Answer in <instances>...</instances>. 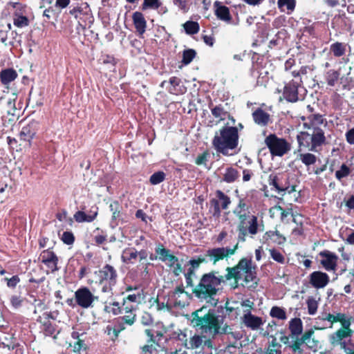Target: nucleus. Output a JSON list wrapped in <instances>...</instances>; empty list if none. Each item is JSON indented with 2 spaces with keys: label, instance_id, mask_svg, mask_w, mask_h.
I'll list each match as a JSON object with an SVG mask.
<instances>
[{
  "label": "nucleus",
  "instance_id": "1",
  "mask_svg": "<svg viewBox=\"0 0 354 354\" xmlns=\"http://www.w3.org/2000/svg\"><path fill=\"white\" fill-rule=\"evenodd\" d=\"M193 325L209 337H214L218 334H224L229 341H237L243 337V333L233 330L228 326H222L223 318L216 315L214 310H207L203 307L192 314Z\"/></svg>",
  "mask_w": 354,
  "mask_h": 354
},
{
  "label": "nucleus",
  "instance_id": "2",
  "mask_svg": "<svg viewBox=\"0 0 354 354\" xmlns=\"http://www.w3.org/2000/svg\"><path fill=\"white\" fill-rule=\"evenodd\" d=\"M327 123L326 119L322 114L309 115L304 123V127L308 131H301L297 136L299 146V151H301L303 148H305L310 151L319 152L326 140L325 132L322 126L326 127Z\"/></svg>",
  "mask_w": 354,
  "mask_h": 354
},
{
  "label": "nucleus",
  "instance_id": "3",
  "mask_svg": "<svg viewBox=\"0 0 354 354\" xmlns=\"http://www.w3.org/2000/svg\"><path fill=\"white\" fill-rule=\"evenodd\" d=\"M217 274L218 272H210L203 274L193 291L196 297L207 300L212 306L216 305L217 300L214 297L219 290L221 283L226 281L225 276Z\"/></svg>",
  "mask_w": 354,
  "mask_h": 354
},
{
  "label": "nucleus",
  "instance_id": "4",
  "mask_svg": "<svg viewBox=\"0 0 354 354\" xmlns=\"http://www.w3.org/2000/svg\"><path fill=\"white\" fill-rule=\"evenodd\" d=\"M226 272L225 280L234 279L236 283L243 281L244 283L242 285L248 287H255L257 283L256 267L253 266L251 258L241 259L236 266L227 267Z\"/></svg>",
  "mask_w": 354,
  "mask_h": 354
},
{
  "label": "nucleus",
  "instance_id": "5",
  "mask_svg": "<svg viewBox=\"0 0 354 354\" xmlns=\"http://www.w3.org/2000/svg\"><path fill=\"white\" fill-rule=\"evenodd\" d=\"M239 144L238 129L235 127L225 126L216 132L212 145L216 152L224 156L232 155L230 151L235 150Z\"/></svg>",
  "mask_w": 354,
  "mask_h": 354
},
{
  "label": "nucleus",
  "instance_id": "6",
  "mask_svg": "<svg viewBox=\"0 0 354 354\" xmlns=\"http://www.w3.org/2000/svg\"><path fill=\"white\" fill-rule=\"evenodd\" d=\"M354 318L348 319L341 324V327L331 333L328 337V341L333 347H337L344 350L346 354L354 353L350 348L352 345V337L354 330L351 328V324Z\"/></svg>",
  "mask_w": 354,
  "mask_h": 354
},
{
  "label": "nucleus",
  "instance_id": "7",
  "mask_svg": "<svg viewBox=\"0 0 354 354\" xmlns=\"http://www.w3.org/2000/svg\"><path fill=\"white\" fill-rule=\"evenodd\" d=\"M207 335H201L198 334H194L187 339V335L180 331L178 334V339L187 349L202 351L205 347H212V341L209 338L207 337Z\"/></svg>",
  "mask_w": 354,
  "mask_h": 354
},
{
  "label": "nucleus",
  "instance_id": "8",
  "mask_svg": "<svg viewBox=\"0 0 354 354\" xmlns=\"http://www.w3.org/2000/svg\"><path fill=\"white\" fill-rule=\"evenodd\" d=\"M306 89L301 85V79L296 78L286 84L283 88V97L289 102H296L304 98Z\"/></svg>",
  "mask_w": 354,
  "mask_h": 354
},
{
  "label": "nucleus",
  "instance_id": "9",
  "mask_svg": "<svg viewBox=\"0 0 354 354\" xmlns=\"http://www.w3.org/2000/svg\"><path fill=\"white\" fill-rule=\"evenodd\" d=\"M117 272L109 264L104 266L99 272L100 283L103 292L109 293L117 281Z\"/></svg>",
  "mask_w": 354,
  "mask_h": 354
},
{
  "label": "nucleus",
  "instance_id": "10",
  "mask_svg": "<svg viewBox=\"0 0 354 354\" xmlns=\"http://www.w3.org/2000/svg\"><path fill=\"white\" fill-rule=\"evenodd\" d=\"M265 143L272 156H282L290 149V145L283 138L270 134L265 139Z\"/></svg>",
  "mask_w": 354,
  "mask_h": 354
},
{
  "label": "nucleus",
  "instance_id": "11",
  "mask_svg": "<svg viewBox=\"0 0 354 354\" xmlns=\"http://www.w3.org/2000/svg\"><path fill=\"white\" fill-rule=\"evenodd\" d=\"M167 305L172 308L185 307L189 303V295L183 286H178L167 294Z\"/></svg>",
  "mask_w": 354,
  "mask_h": 354
},
{
  "label": "nucleus",
  "instance_id": "12",
  "mask_svg": "<svg viewBox=\"0 0 354 354\" xmlns=\"http://www.w3.org/2000/svg\"><path fill=\"white\" fill-rule=\"evenodd\" d=\"M237 249L238 243L233 248L221 247L209 249L207 250L206 257L208 258V261L216 264L218 261L234 254Z\"/></svg>",
  "mask_w": 354,
  "mask_h": 354
},
{
  "label": "nucleus",
  "instance_id": "13",
  "mask_svg": "<svg viewBox=\"0 0 354 354\" xmlns=\"http://www.w3.org/2000/svg\"><path fill=\"white\" fill-rule=\"evenodd\" d=\"M76 297L77 306L82 308H89L93 307V302L97 299L87 287L78 288L74 294Z\"/></svg>",
  "mask_w": 354,
  "mask_h": 354
},
{
  "label": "nucleus",
  "instance_id": "14",
  "mask_svg": "<svg viewBox=\"0 0 354 354\" xmlns=\"http://www.w3.org/2000/svg\"><path fill=\"white\" fill-rule=\"evenodd\" d=\"M319 255L322 257L320 263L326 271H335L337 266L338 257L336 254L325 250L321 251Z\"/></svg>",
  "mask_w": 354,
  "mask_h": 354
},
{
  "label": "nucleus",
  "instance_id": "15",
  "mask_svg": "<svg viewBox=\"0 0 354 354\" xmlns=\"http://www.w3.org/2000/svg\"><path fill=\"white\" fill-rule=\"evenodd\" d=\"M242 324L252 330H258L261 328L265 323L262 317L256 316L252 312H246L241 317Z\"/></svg>",
  "mask_w": 354,
  "mask_h": 354
},
{
  "label": "nucleus",
  "instance_id": "16",
  "mask_svg": "<svg viewBox=\"0 0 354 354\" xmlns=\"http://www.w3.org/2000/svg\"><path fill=\"white\" fill-rule=\"evenodd\" d=\"M239 221V225L248 224V232L252 236L257 234L259 230L258 219L254 215L247 212L236 216Z\"/></svg>",
  "mask_w": 354,
  "mask_h": 354
},
{
  "label": "nucleus",
  "instance_id": "17",
  "mask_svg": "<svg viewBox=\"0 0 354 354\" xmlns=\"http://www.w3.org/2000/svg\"><path fill=\"white\" fill-rule=\"evenodd\" d=\"M39 259L41 262L48 268L50 272H54L58 270V258L53 251L50 250H43L41 252Z\"/></svg>",
  "mask_w": 354,
  "mask_h": 354
},
{
  "label": "nucleus",
  "instance_id": "18",
  "mask_svg": "<svg viewBox=\"0 0 354 354\" xmlns=\"http://www.w3.org/2000/svg\"><path fill=\"white\" fill-rule=\"evenodd\" d=\"M155 252L158 254V260L167 266H173L178 261V258L172 254L169 249L165 248L162 243L156 245Z\"/></svg>",
  "mask_w": 354,
  "mask_h": 354
},
{
  "label": "nucleus",
  "instance_id": "19",
  "mask_svg": "<svg viewBox=\"0 0 354 354\" xmlns=\"http://www.w3.org/2000/svg\"><path fill=\"white\" fill-rule=\"evenodd\" d=\"M309 281L313 288L320 289L324 288L328 284L330 277L325 272L315 271L309 275Z\"/></svg>",
  "mask_w": 354,
  "mask_h": 354
},
{
  "label": "nucleus",
  "instance_id": "20",
  "mask_svg": "<svg viewBox=\"0 0 354 354\" xmlns=\"http://www.w3.org/2000/svg\"><path fill=\"white\" fill-rule=\"evenodd\" d=\"M84 336V333L82 330H73L71 333V337L75 341L73 343L70 344V347L72 351L77 354H81V351H84L86 348V345L83 339Z\"/></svg>",
  "mask_w": 354,
  "mask_h": 354
},
{
  "label": "nucleus",
  "instance_id": "21",
  "mask_svg": "<svg viewBox=\"0 0 354 354\" xmlns=\"http://www.w3.org/2000/svg\"><path fill=\"white\" fill-rule=\"evenodd\" d=\"M214 12L216 17L225 22L230 23L232 17L229 8L223 6L221 2L216 1L214 3Z\"/></svg>",
  "mask_w": 354,
  "mask_h": 354
},
{
  "label": "nucleus",
  "instance_id": "22",
  "mask_svg": "<svg viewBox=\"0 0 354 354\" xmlns=\"http://www.w3.org/2000/svg\"><path fill=\"white\" fill-rule=\"evenodd\" d=\"M69 14L75 19H82V17H87L91 15L89 5L86 2L78 3L69 10Z\"/></svg>",
  "mask_w": 354,
  "mask_h": 354
},
{
  "label": "nucleus",
  "instance_id": "23",
  "mask_svg": "<svg viewBox=\"0 0 354 354\" xmlns=\"http://www.w3.org/2000/svg\"><path fill=\"white\" fill-rule=\"evenodd\" d=\"M352 316L348 314L342 313H326L324 317H322V320L328 321L330 322V328L333 327V324L334 323L339 322L340 325L346 322L348 319H351Z\"/></svg>",
  "mask_w": 354,
  "mask_h": 354
},
{
  "label": "nucleus",
  "instance_id": "24",
  "mask_svg": "<svg viewBox=\"0 0 354 354\" xmlns=\"http://www.w3.org/2000/svg\"><path fill=\"white\" fill-rule=\"evenodd\" d=\"M252 118L257 124L261 127L268 125L270 121V114L260 108L252 113Z\"/></svg>",
  "mask_w": 354,
  "mask_h": 354
},
{
  "label": "nucleus",
  "instance_id": "25",
  "mask_svg": "<svg viewBox=\"0 0 354 354\" xmlns=\"http://www.w3.org/2000/svg\"><path fill=\"white\" fill-rule=\"evenodd\" d=\"M97 207H93L89 214H86L83 211H77L74 214V218L77 223L92 222L97 215Z\"/></svg>",
  "mask_w": 354,
  "mask_h": 354
},
{
  "label": "nucleus",
  "instance_id": "26",
  "mask_svg": "<svg viewBox=\"0 0 354 354\" xmlns=\"http://www.w3.org/2000/svg\"><path fill=\"white\" fill-rule=\"evenodd\" d=\"M36 123L31 122L24 126L20 133L19 137L21 140L28 141L30 144L31 140L34 138L36 134Z\"/></svg>",
  "mask_w": 354,
  "mask_h": 354
},
{
  "label": "nucleus",
  "instance_id": "27",
  "mask_svg": "<svg viewBox=\"0 0 354 354\" xmlns=\"http://www.w3.org/2000/svg\"><path fill=\"white\" fill-rule=\"evenodd\" d=\"M133 21L139 35H143L146 30L147 22L142 13L136 12L133 14Z\"/></svg>",
  "mask_w": 354,
  "mask_h": 354
},
{
  "label": "nucleus",
  "instance_id": "28",
  "mask_svg": "<svg viewBox=\"0 0 354 354\" xmlns=\"http://www.w3.org/2000/svg\"><path fill=\"white\" fill-rule=\"evenodd\" d=\"M269 185L274 187L279 193L287 191L288 193H291L295 191L294 187L290 189L288 186L282 185L280 184L279 175L272 174L269 176Z\"/></svg>",
  "mask_w": 354,
  "mask_h": 354
},
{
  "label": "nucleus",
  "instance_id": "29",
  "mask_svg": "<svg viewBox=\"0 0 354 354\" xmlns=\"http://www.w3.org/2000/svg\"><path fill=\"white\" fill-rule=\"evenodd\" d=\"M289 330L291 337H297L303 332V323L300 318H293L289 322Z\"/></svg>",
  "mask_w": 354,
  "mask_h": 354
},
{
  "label": "nucleus",
  "instance_id": "30",
  "mask_svg": "<svg viewBox=\"0 0 354 354\" xmlns=\"http://www.w3.org/2000/svg\"><path fill=\"white\" fill-rule=\"evenodd\" d=\"M211 113L216 118H219L221 120H225L226 118H230L232 124H234L235 120L230 118L229 113L225 111L222 105H217L211 108Z\"/></svg>",
  "mask_w": 354,
  "mask_h": 354
},
{
  "label": "nucleus",
  "instance_id": "31",
  "mask_svg": "<svg viewBox=\"0 0 354 354\" xmlns=\"http://www.w3.org/2000/svg\"><path fill=\"white\" fill-rule=\"evenodd\" d=\"M277 6L281 12L290 15L295 8V0H278Z\"/></svg>",
  "mask_w": 354,
  "mask_h": 354
},
{
  "label": "nucleus",
  "instance_id": "32",
  "mask_svg": "<svg viewBox=\"0 0 354 354\" xmlns=\"http://www.w3.org/2000/svg\"><path fill=\"white\" fill-rule=\"evenodd\" d=\"M17 77V72L12 68L2 70L0 73L1 82L3 84H8L14 81Z\"/></svg>",
  "mask_w": 354,
  "mask_h": 354
},
{
  "label": "nucleus",
  "instance_id": "33",
  "mask_svg": "<svg viewBox=\"0 0 354 354\" xmlns=\"http://www.w3.org/2000/svg\"><path fill=\"white\" fill-rule=\"evenodd\" d=\"M181 80L176 77H171L169 80V86L167 88L169 92L174 95H178L183 93V89L180 86Z\"/></svg>",
  "mask_w": 354,
  "mask_h": 354
},
{
  "label": "nucleus",
  "instance_id": "34",
  "mask_svg": "<svg viewBox=\"0 0 354 354\" xmlns=\"http://www.w3.org/2000/svg\"><path fill=\"white\" fill-rule=\"evenodd\" d=\"M314 330L313 328H310L306 330L303 334V340H304L305 344L311 349L316 350L318 345V342L316 341L313 337Z\"/></svg>",
  "mask_w": 354,
  "mask_h": 354
},
{
  "label": "nucleus",
  "instance_id": "35",
  "mask_svg": "<svg viewBox=\"0 0 354 354\" xmlns=\"http://www.w3.org/2000/svg\"><path fill=\"white\" fill-rule=\"evenodd\" d=\"M137 250L133 248H125L122 251V260L125 263H133L137 259Z\"/></svg>",
  "mask_w": 354,
  "mask_h": 354
},
{
  "label": "nucleus",
  "instance_id": "36",
  "mask_svg": "<svg viewBox=\"0 0 354 354\" xmlns=\"http://www.w3.org/2000/svg\"><path fill=\"white\" fill-rule=\"evenodd\" d=\"M266 240H270L272 243L277 245H281L285 243L286 238L280 234L278 231H269L265 234Z\"/></svg>",
  "mask_w": 354,
  "mask_h": 354
},
{
  "label": "nucleus",
  "instance_id": "37",
  "mask_svg": "<svg viewBox=\"0 0 354 354\" xmlns=\"http://www.w3.org/2000/svg\"><path fill=\"white\" fill-rule=\"evenodd\" d=\"M346 46V44L336 41L330 46V50L335 57H339L345 54Z\"/></svg>",
  "mask_w": 354,
  "mask_h": 354
},
{
  "label": "nucleus",
  "instance_id": "38",
  "mask_svg": "<svg viewBox=\"0 0 354 354\" xmlns=\"http://www.w3.org/2000/svg\"><path fill=\"white\" fill-rule=\"evenodd\" d=\"M239 172L233 167H227L223 174V181L227 183H234L239 178Z\"/></svg>",
  "mask_w": 354,
  "mask_h": 354
},
{
  "label": "nucleus",
  "instance_id": "39",
  "mask_svg": "<svg viewBox=\"0 0 354 354\" xmlns=\"http://www.w3.org/2000/svg\"><path fill=\"white\" fill-rule=\"evenodd\" d=\"M298 158L306 166L314 165L317 161V156L311 153H300Z\"/></svg>",
  "mask_w": 354,
  "mask_h": 354
},
{
  "label": "nucleus",
  "instance_id": "40",
  "mask_svg": "<svg viewBox=\"0 0 354 354\" xmlns=\"http://www.w3.org/2000/svg\"><path fill=\"white\" fill-rule=\"evenodd\" d=\"M263 354H282L281 345L274 339L269 343Z\"/></svg>",
  "mask_w": 354,
  "mask_h": 354
},
{
  "label": "nucleus",
  "instance_id": "41",
  "mask_svg": "<svg viewBox=\"0 0 354 354\" xmlns=\"http://www.w3.org/2000/svg\"><path fill=\"white\" fill-rule=\"evenodd\" d=\"M104 310L109 313H112L114 315L122 313V306L118 301H113L106 304L104 307Z\"/></svg>",
  "mask_w": 354,
  "mask_h": 354
},
{
  "label": "nucleus",
  "instance_id": "42",
  "mask_svg": "<svg viewBox=\"0 0 354 354\" xmlns=\"http://www.w3.org/2000/svg\"><path fill=\"white\" fill-rule=\"evenodd\" d=\"M339 77V73L337 71L329 70L326 74V80L330 86H334Z\"/></svg>",
  "mask_w": 354,
  "mask_h": 354
},
{
  "label": "nucleus",
  "instance_id": "43",
  "mask_svg": "<svg viewBox=\"0 0 354 354\" xmlns=\"http://www.w3.org/2000/svg\"><path fill=\"white\" fill-rule=\"evenodd\" d=\"M183 26L187 35H194L199 31V25L196 21H187Z\"/></svg>",
  "mask_w": 354,
  "mask_h": 354
},
{
  "label": "nucleus",
  "instance_id": "44",
  "mask_svg": "<svg viewBox=\"0 0 354 354\" xmlns=\"http://www.w3.org/2000/svg\"><path fill=\"white\" fill-rule=\"evenodd\" d=\"M216 197L219 200V203L223 209H226L231 203L230 197L225 194L222 191L217 190L216 192Z\"/></svg>",
  "mask_w": 354,
  "mask_h": 354
},
{
  "label": "nucleus",
  "instance_id": "45",
  "mask_svg": "<svg viewBox=\"0 0 354 354\" xmlns=\"http://www.w3.org/2000/svg\"><path fill=\"white\" fill-rule=\"evenodd\" d=\"M270 315L272 317L277 318L281 320H285L287 318L286 311L278 306H273L271 308Z\"/></svg>",
  "mask_w": 354,
  "mask_h": 354
},
{
  "label": "nucleus",
  "instance_id": "46",
  "mask_svg": "<svg viewBox=\"0 0 354 354\" xmlns=\"http://www.w3.org/2000/svg\"><path fill=\"white\" fill-rule=\"evenodd\" d=\"M308 313L310 315H314L318 308V301L313 297H309L306 300Z\"/></svg>",
  "mask_w": 354,
  "mask_h": 354
},
{
  "label": "nucleus",
  "instance_id": "47",
  "mask_svg": "<svg viewBox=\"0 0 354 354\" xmlns=\"http://www.w3.org/2000/svg\"><path fill=\"white\" fill-rule=\"evenodd\" d=\"M210 205H211V209L210 212H212L213 216L214 217H219L221 216V204L219 203V200L217 198H213L210 201Z\"/></svg>",
  "mask_w": 354,
  "mask_h": 354
},
{
  "label": "nucleus",
  "instance_id": "48",
  "mask_svg": "<svg viewBox=\"0 0 354 354\" xmlns=\"http://www.w3.org/2000/svg\"><path fill=\"white\" fill-rule=\"evenodd\" d=\"M351 173V169L346 164H342L339 169L337 170L335 172V178L338 180H342V178H346L349 176Z\"/></svg>",
  "mask_w": 354,
  "mask_h": 354
},
{
  "label": "nucleus",
  "instance_id": "49",
  "mask_svg": "<svg viewBox=\"0 0 354 354\" xmlns=\"http://www.w3.org/2000/svg\"><path fill=\"white\" fill-rule=\"evenodd\" d=\"M238 242H244L246 240V236L249 234L248 232V224L246 225H238ZM239 244V243H237Z\"/></svg>",
  "mask_w": 354,
  "mask_h": 354
},
{
  "label": "nucleus",
  "instance_id": "50",
  "mask_svg": "<svg viewBox=\"0 0 354 354\" xmlns=\"http://www.w3.org/2000/svg\"><path fill=\"white\" fill-rule=\"evenodd\" d=\"M165 176L166 175L163 171L155 172L150 176L149 182L151 185H158L165 180Z\"/></svg>",
  "mask_w": 354,
  "mask_h": 354
},
{
  "label": "nucleus",
  "instance_id": "51",
  "mask_svg": "<svg viewBox=\"0 0 354 354\" xmlns=\"http://www.w3.org/2000/svg\"><path fill=\"white\" fill-rule=\"evenodd\" d=\"M196 53L193 49H187L183 51L182 62L187 65L192 62L196 57Z\"/></svg>",
  "mask_w": 354,
  "mask_h": 354
},
{
  "label": "nucleus",
  "instance_id": "52",
  "mask_svg": "<svg viewBox=\"0 0 354 354\" xmlns=\"http://www.w3.org/2000/svg\"><path fill=\"white\" fill-rule=\"evenodd\" d=\"M271 258L276 262L281 264L286 263V259L282 253L277 249L272 248L269 250Z\"/></svg>",
  "mask_w": 354,
  "mask_h": 354
},
{
  "label": "nucleus",
  "instance_id": "53",
  "mask_svg": "<svg viewBox=\"0 0 354 354\" xmlns=\"http://www.w3.org/2000/svg\"><path fill=\"white\" fill-rule=\"evenodd\" d=\"M248 212L247 205L243 199H240L237 206L234 208L233 213L236 216Z\"/></svg>",
  "mask_w": 354,
  "mask_h": 354
},
{
  "label": "nucleus",
  "instance_id": "54",
  "mask_svg": "<svg viewBox=\"0 0 354 354\" xmlns=\"http://www.w3.org/2000/svg\"><path fill=\"white\" fill-rule=\"evenodd\" d=\"M105 333L107 334V335L109 336V337L112 340H114L115 339H116L118 337V336L119 335V329L116 328L114 324H109L106 327Z\"/></svg>",
  "mask_w": 354,
  "mask_h": 354
},
{
  "label": "nucleus",
  "instance_id": "55",
  "mask_svg": "<svg viewBox=\"0 0 354 354\" xmlns=\"http://www.w3.org/2000/svg\"><path fill=\"white\" fill-rule=\"evenodd\" d=\"M145 333L148 337H150V342H156L159 340L163 335V333L161 331H156L153 329H146Z\"/></svg>",
  "mask_w": 354,
  "mask_h": 354
},
{
  "label": "nucleus",
  "instance_id": "56",
  "mask_svg": "<svg viewBox=\"0 0 354 354\" xmlns=\"http://www.w3.org/2000/svg\"><path fill=\"white\" fill-rule=\"evenodd\" d=\"M167 296H164L162 297H158L157 299V308L158 310H170L173 308L172 306H169L167 304Z\"/></svg>",
  "mask_w": 354,
  "mask_h": 354
},
{
  "label": "nucleus",
  "instance_id": "57",
  "mask_svg": "<svg viewBox=\"0 0 354 354\" xmlns=\"http://www.w3.org/2000/svg\"><path fill=\"white\" fill-rule=\"evenodd\" d=\"M136 315L135 313H131L129 314H125L118 319H119L120 322L122 321L123 323L126 324L127 326H131L136 321Z\"/></svg>",
  "mask_w": 354,
  "mask_h": 354
},
{
  "label": "nucleus",
  "instance_id": "58",
  "mask_svg": "<svg viewBox=\"0 0 354 354\" xmlns=\"http://www.w3.org/2000/svg\"><path fill=\"white\" fill-rule=\"evenodd\" d=\"M241 306L243 308V315H245L246 312H252V309L254 308V302L249 299H244L241 302Z\"/></svg>",
  "mask_w": 354,
  "mask_h": 354
},
{
  "label": "nucleus",
  "instance_id": "59",
  "mask_svg": "<svg viewBox=\"0 0 354 354\" xmlns=\"http://www.w3.org/2000/svg\"><path fill=\"white\" fill-rule=\"evenodd\" d=\"M55 328L50 321H47L42 325V331L46 336H51L55 333Z\"/></svg>",
  "mask_w": 354,
  "mask_h": 354
},
{
  "label": "nucleus",
  "instance_id": "60",
  "mask_svg": "<svg viewBox=\"0 0 354 354\" xmlns=\"http://www.w3.org/2000/svg\"><path fill=\"white\" fill-rule=\"evenodd\" d=\"M206 259L204 257L199 256L196 259H192L188 261V264L190 266L189 268L196 270L199 268L201 263L206 262Z\"/></svg>",
  "mask_w": 354,
  "mask_h": 354
},
{
  "label": "nucleus",
  "instance_id": "61",
  "mask_svg": "<svg viewBox=\"0 0 354 354\" xmlns=\"http://www.w3.org/2000/svg\"><path fill=\"white\" fill-rule=\"evenodd\" d=\"M142 293L140 292H138L136 294H131L129 295L126 298L124 299V305L127 303V301L129 302H133V303H139L140 302L142 298Z\"/></svg>",
  "mask_w": 354,
  "mask_h": 354
},
{
  "label": "nucleus",
  "instance_id": "62",
  "mask_svg": "<svg viewBox=\"0 0 354 354\" xmlns=\"http://www.w3.org/2000/svg\"><path fill=\"white\" fill-rule=\"evenodd\" d=\"M62 241L66 245H71L74 243L75 236L71 232H63L61 238Z\"/></svg>",
  "mask_w": 354,
  "mask_h": 354
},
{
  "label": "nucleus",
  "instance_id": "63",
  "mask_svg": "<svg viewBox=\"0 0 354 354\" xmlns=\"http://www.w3.org/2000/svg\"><path fill=\"white\" fill-rule=\"evenodd\" d=\"M10 300V304L14 308H18L22 305L23 299L19 295H12Z\"/></svg>",
  "mask_w": 354,
  "mask_h": 354
},
{
  "label": "nucleus",
  "instance_id": "64",
  "mask_svg": "<svg viewBox=\"0 0 354 354\" xmlns=\"http://www.w3.org/2000/svg\"><path fill=\"white\" fill-rule=\"evenodd\" d=\"M4 279L7 282L8 287L11 288H15L20 281V279L18 275H14L10 279L5 278Z\"/></svg>",
  "mask_w": 354,
  "mask_h": 354
}]
</instances>
